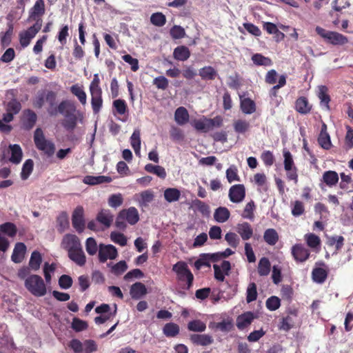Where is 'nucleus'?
Masks as SVG:
<instances>
[{"instance_id":"nucleus-42","label":"nucleus","mask_w":353,"mask_h":353,"mask_svg":"<svg viewBox=\"0 0 353 353\" xmlns=\"http://www.w3.org/2000/svg\"><path fill=\"white\" fill-rule=\"evenodd\" d=\"M57 223L59 232H64L69 227L68 215L65 212H61L57 218Z\"/></svg>"},{"instance_id":"nucleus-45","label":"nucleus","mask_w":353,"mask_h":353,"mask_svg":"<svg viewBox=\"0 0 353 353\" xmlns=\"http://www.w3.org/2000/svg\"><path fill=\"white\" fill-rule=\"evenodd\" d=\"M252 61L256 65L259 66H270L272 65V61L269 57H266L259 53L253 54Z\"/></svg>"},{"instance_id":"nucleus-22","label":"nucleus","mask_w":353,"mask_h":353,"mask_svg":"<svg viewBox=\"0 0 353 353\" xmlns=\"http://www.w3.org/2000/svg\"><path fill=\"white\" fill-rule=\"evenodd\" d=\"M240 108L243 113L251 114L256 112V106L255 102L250 98H243L240 96Z\"/></svg>"},{"instance_id":"nucleus-37","label":"nucleus","mask_w":353,"mask_h":353,"mask_svg":"<svg viewBox=\"0 0 353 353\" xmlns=\"http://www.w3.org/2000/svg\"><path fill=\"white\" fill-rule=\"evenodd\" d=\"M279 234L275 229H267L263 234V239L270 245H274L279 241Z\"/></svg>"},{"instance_id":"nucleus-48","label":"nucleus","mask_w":353,"mask_h":353,"mask_svg":"<svg viewBox=\"0 0 353 353\" xmlns=\"http://www.w3.org/2000/svg\"><path fill=\"white\" fill-rule=\"evenodd\" d=\"M163 331L167 337H174L179 333V326L174 323H168L164 325Z\"/></svg>"},{"instance_id":"nucleus-27","label":"nucleus","mask_w":353,"mask_h":353,"mask_svg":"<svg viewBox=\"0 0 353 353\" xmlns=\"http://www.w3.org/2000/svg\"><path fill=\"white\" fill-rule=\"evenodd\" d=\"M189 48L185 46H179L174 48L173 57L174 59L180 61H185L190 57Z\"/></svg>"},{"instance_id":"nucleus-62","label":"nucleus","mask_w":353,"mask_h":353,"mask_svg":"<svg viewBox=\"0 0 353 353\" xmlns=\"http://www.w3.org/2000/svg\"><path fill=\"white\" fill-rule=\"evenodd\" d=\"M255 209V204L253 201L248 202L243 210L242 216L245 219L252 220L254 217V211Z\"/></svg>"},{"instance_id":"nucleus-18","label":"nucleus","mask_w":353,"mask_h":353,"mask_svg":"<svg viewBox=\"0 0 353 353\" xmlns=\"http://www.w3.org/2000/svg\"><path fill=\"white\" fill-rule=\"evenodd\" d=\"M46 7L44 0H37L32 8L29 11L28 19L41 18L45 14Z\"/></svg>"},{"instance_id":"nucleus-51","label":"nucleus","mask_w":353,"mask_h":353,"mask_svg":"<svg viewBox=\"0 0 353 353\" xmlns=\"http://www.w3.org/2000/svg\"><path fill=\"white\" fill-rule=\"evenodd\" d=\"M188 329L194 332H202L206 329V325L201 320L196 319L191 321L188 324Z\"/></svg>"},{"instance_id":"nucleus-28","label":"nucleus","mask_w":353,"mask_h":353,"mask_svg":"<svg viewBox=\"0 0 353 353\" xmlns=\"http://www.w3.org/2000/svg\"><path fill=\"white\" fill-rule=\"evenodd\" d=\"M328 275V270L323 268H314L312 272V280L317 283H323L325 281Z\"/></svg>"},{"instance_id":"nucleus-6","label":"nucleus","mask_w":353,"mask_h":353,"mask_svg":"<svg viewBox=\"0 0 353 353\" xmlns=\"http://www.w3.org/2000/svg\"><path fill=\"white\" fill-rule=\"evenodd\" d=\"M57 96V93L52 90H39L32 99V105L34 108L41 109L46 102L49 107H54L56 105Z\"/></svg>"},{"instance_id":"nucleus-20","label":"nucleus","mask_w":353,"mask_h":353,"mask_svg":"<svg viewBox=\"0 0 353 353\" xmlns=\"http://www.w3.org/2000/svg\"><path fill=\"white\" fill-rule=\"evenodd\" d=\"M69 259L79 266H83L86 263V256L82 246L68 253Z\"/></svg>"},{"instance_id":"nucleus-38","label":"nucleus","mask_w":353,"mask_h":353,"mask_svg":"<svg viewBox=\"0 0 353 353\" xmlns=\"http://www.w3.org/2000/svg\"><path fill=\"white\" fill-rule=\"evenodd\" d=\"M199 74L203 80H214L217 72L213 67L209 65L201 68Z\"/></svg>"},{"instance_id":"nucleus-35","label":"nucleus","mask_w":353,"mask_h":353,"mask_svg":"<svg viewBox=\"0 0 353 353\" xmlns=\"http://www.w3.org/2000/svg\"><path fill=\"white\" fill-rule=\"evenodd\" d=\"M64 117L65 119L62 122V125L65 130L68 131H72L76 128L77 124V117L75 114V112L66 114Z\"/></svg>"},{"instance_id":"nucleus-57","label":"nucleus","mask_w":353,"mask_h":353,"mask_svg":"<svg viewBox=\"0 0 353 353\" xmlns=\"http://www.w3.org/2000/svg\"><path fill=\"white\" fill-rule=\"evenodd\" d=\"M317 141L320 146L324 150H329L332 146V142L329 134L320 133Z\"/></svg>"},{"instance_id":"nucleus-31","label":"nucleus","mask_w":353,"mask_h":353,"mask_svg":"<svg viewBox=\"0 0 353 353\" xmlns=\"http://www.w3.org/2000/svg\"><path fill=\"white\" fill-rule=\"evenodd\" d=\"M271 270V263L267 257H262L258 263L257 271L261 276H268Z\"/></svg>"},{"instance_id":"nucleus-15","label":"nucleus","mask_w":353,"mask_h":353,"mask_svg":"<svg viewBox=\"0 0 353 353\" xmlns=\"http://www.w3.org/2000/svg\"><path fill=\"white\" fill-rule=\"evenodd\" d=\"M245 196V188L243 184L232 185L229 190V198L232 203H240Z\"/></svg>"},{"instance_id":"nucleus-17","label":"nucleus","mask_w":353,"mask_h":353,"mask_svg":"<svg viewBox=\"0 0 353 353\" xmlns=\"http://www.w3.org/2000/svg\"><path fill=\"white\" fill-rule=\"evenodd\" d=\"M96 220L108 228L113 222L114 215L110 210L102 209L97 214Z\"/></svg>"},{"instance_id":"nucleus-10","label":"nucleus","mask_w":353,"mask_h":353,"mask_svg":"<svg viewBox=\"0 0 353 353\" xmlns=\"http://www.w3.org/2000/svg\"><path fill=\"white\" fill-rule=\"evenodd\" d=\"M118 256L117 248L112 245H99V260L101 263H105L108 259H115Z\"/></svg>"},{"instance_id":"nucleus-46","label":"nucleus","mask_w":353,"mask_h":353,"mask_svg":"<svg viewBox=\"0 0 353 353\" xmlns=\"http://www.w3.org/2000/svg\"><path fill=\"white\" fill-rule=\"evenodd\" d=\"M145 170L148 172L154 174L161 179H165L166 176L165 168L160 165H154L151 163H148L145 165Z\"/></svg>"},{"instance_id":"nucleus-16","label":"nucleus","mask_w":353,"mask_h":353,"mask_svg":"<svg viewBox=\"0 0 353 353\" xmlns=\"http://www.w3.org/2000/svg\"><path fill=\"white\" fill-rule=\"evenodd\" d=\"M256 316L252 312H245L236 318V327L240 330H243L248 327L253 321Z\"/></svg>"},{"instance_id":"nucleus-8","label":"nucleus","mask_w":353,"mask_h":353,"mask_svg":"<svg viewBox=\"0 0 353 353\" xmlns=\"http://www.w3.org/2000/svg\"><path fill=\"white\" fill-rule=\"evenodd\" d=\"M47 111L50 116H55L58 113L65 116L66 114L75 112L76 106L73 102L68 100H63L59 104L57 108H56L55 105L54 107H48Z\"/></svg>"},{"instance_id":"nucleus-33","label":"nucleus","mask_w":353,"mask_h":353,"mask_svg":"<svg viewBox=\"0 0 353 353\" xmlns=\"http://www.w3.org/2000/svg\"><path fill=\"white\" fill-rule=\"evenodd\" d=\"M174 119L176 122L181 125L185 124L189 120V113L185 108H178L174 113Z\"/></svg>"},{"instance_id":"nucleus-7","label":"nucleus","mask_w":353,"mask_h":353,"mask_svg":"<svg viewBox=\"0 0 353 353\" xmlns=\"http://www.w3.org/2000/svg\"><path fill=\"white\" fill-rule=\"evenodd\" d=\"M283 165L286 171V176L289 181H293L295 184L298 183V168L295 165L292 154L287 150L283 149Z\"/></svg>"},{"instance_id":"nucleus-47","label":"nucleus","mask_w":353,"mask_h":353,"mask_svg":"<svg viewBox=\"0 0 353 353\" xmlns=\"http://www.w3.org/2000/svg\"><path fill=\"white\" fill-rule=\"evenodd\" d=\"M36 35L33 34L30 30L27 29L26 30L22 31L19 34V43L21 46L23 48L27 47L31 40L35 37Z\"/></svg>"},{"instance_id":"nucleus-61","label":"nucleus","mask_w":353,"mask_h":353,"mask_svg":"<svg viewBox=\"0 0 353 353\" xmlns=\"http://www.w3.org/2000/svg\"><path fill=\"white\" fill-rule=\"evenodd\" d=\"M305 213V206L302 201H295L292 203V214L294 216H299Z\"/></svg>"},{"instance_id":"nucleus-1","label":"nucleus","mask_w":353,"mask_h":353,"mask_svg":"<svg viewBox=\"0 0 353 353\" xmlns=\"http://www.w3.org/2000/svg\"><path fill=\"white\" fill-rule=\"evenodd\" d=\"M139 221L138 210L134 207L121 210L117 216L115 226L117 229L124 231L127 228V223L133 225Z\"/></svg>"},{"instance_id":"nucleus-30","label":"nucleus","mask_w":353,"mask_h":353,"mask_svg":"<svg viewBox=\"0 0 353 353\" xmlns=\"http://www.w3.org/2000/svg\"><path fill=\"white\" fill-rule=\"evenodd\" d=\"M230 216L229 210L225 207L217 208L214 213V219L218 223L226 222Z\"/></svg>"},{"instance_id":"nucleus-12","label":"nucleus","mask_w":353,"mask_h":353,"mask_svg":"<svg viewBox=\"0 0 353 353\" xmlns=\"http://www.w3.org/2000/svg\"><path fill=\"white\" fill-rule=\"evenodd\" d=\"M61 245L68 253L81 247V244L79 239L75 234H66L62 239Z\"/></svg>"},{"instance_id":"nucleus-13","label":"nucleus","mask_w":353,"mask_h":353,"mask_svg":"<svg viewBox=\"0 0 353 353\" xmlns=\"http://www.w3.org/2000/svg\"><path fill=\"white\" fill-rule=\"evenodd\" d=\"M339 174L336 171L327 170L323 173L319 186L321 190L324 189V186L333 188L339 183Z\"/></svg>"},{"instance_id":"nucleus-4","label":"nucleus","mask_w":353,"mask_h":353,"mask_svg":"<svg viewBox=\"0 0 353 353\" xmlns=\"http://www.w3.org/2000/svg\"><path fill=\"white\" fill-rule=\"evenodd\" d=\"M34 142L36 148L44 152L48 157H51L55 152L54 143L46 139L41 128H37L34 132Z\"/></svg>"},{"instance_id":"nucleus-58","label":"nucleus","mask_w":353,"mask_h":353,"mask_svg":"<svg viewBox=\"0 0 353 353\" xmlns=\"http://www.w3.org/2000/svg\"><path fill=\"white\" fill-rule=\"evenodd\" d=\"M226 178L229 183L240 181V177L238 174V170L235 165H232L227 169Z\"/></svg>"},{"instance_id":"nucleus-14","label":"nucleus","mask_w":353,"mask_h":353,"mask_svg":"<svg viewBox=\"0 0 353 353\" xmlns=\"http://www.w3.org/2000/svg\"><path fill=\"white\" fill-rule=\"evenodd\" d=\"M37 121V114L30 109H26L23 112L21 118L22 128L26 130H30L34 128Z\"/></svg>"},{"instance_id":"nucleus-39","label":"nucleus","mask_w":353,"mask_h":353,"mask_svg":"<svg viewBox=\"0 0 353 353\" xmlns=\"http://www.w3.org/2000/svg\"><path fill=\"white\" fill-rule=\"evenodd\" d=\"M192 208L199 211L203 216H208L210 214L209 205L199 199H196L192 201Z\"/></svg>"},{"instance_id":"nucleus-3","label":"nucleus","mask_w":353,"mask_h":353,"mask_svg":"<svg viewBox=\"0 0 353 353\" xmlns=\"http://www.w3.org/2000/svg\"><path fill=\"white\" fill-rule=\"evenodd\" d=\"M24 285L31 294L37 297L43 296L47 292L43 279L37 274L28 276L24 281Z\"/></svg>"},{"instance_id":"nucleus-56","label":"nucleus","mask_w":353,"mask_h":353,"mask_svg":"<svg viewBox=\"0 0 353 353\" xmlns=\"http://www.w3.org/2000/svg\"><path fill=\"white\" fill-rule=\"evenodd\" d=\"M151 23L158 27L164 26L166 23L165 16L161 12L153 13L150 17Z\"/></svg>"},{"instance_id":"nucleus-55","label":"nucleus","mask_w":353,"mask_h":353,"mask_svg":"<svg viewBox=\"0 0 353 353\" xmlns=\"http://www.w3.org/2000/svg\"><path fill=\"white\" fill-rule=\"evenodd\" d=\"M257 290L255 283H249L246 290V301L248 303L256 300L257 299Z\"/></svg>"},{"instance_id":"nucleus-9","label":"nucleus","mask_w":353,"mask_h":353,"mask_svg":"<svg viewBox=\"0 0 353 353\" xmlns=\"http://www.w3.org/2000/svg\"><path fill=\"white\" fill-rule=\"evenodd\" d=\"M72 224L78 233H82L85 228L84 219V209L81 205H78L72 214Z\"/></svg>"},{"instance_id":"nucleus-26","label":"nucleus","mask_w":353,"mask_h":353,"mask_svg":"<svg viewBox=\"0 0 353 353\" xmlns=\"http://www.w3.org/2000/svg\"><path fill=\"white\" fill-rule=\"evenodd\" d=\"M91 105L94 114H98L103 106L102 91L90 92Z\"/></svg>"},{"instance_id":"nucleus-49","label":"nucleus","mask_w":353,"mask_h":353,"mask_svg":"<svg viewBox=\"0 0 353 353\" xmlns=\"http://www.w3.org/2000/svg\"><path fill=\"white\" fill-rule=\"evenodd\" d=\"M0 232L7 234L10 237H14L17 234V228L14 223L6 222L0 225Z\"/></svg>"},{"instance_id":"nucleus-60","label":"nucleus","mask_w":353,"mask_h":353,"mask_svg":"<svg viewBox=\"0 0 353 353\" xmlns=\"http://www.w3.org/2000/svg\"><path fill=\"white\" fill-rule=\"evenodd\" d=\"M85 250L88 254L93 256L99 250L96 240L92 237H89L85 241Z\"/></svg>"},{"instance_id":"nucleus-64","label":"nucleus","mask_w":353,"mask_h":353,"mask_svg":"<svg viewBox=\"0 0 353 353\" xmlns=\"http://www.w3.org/2000/svg\"><path fill=\"white\" fill-rule=\"evenodd\" d=\"M170 34L172 39H179L183 38L185 36V31L181 26L174 25L170 29Z\"/></svg>"},{"instance_id":"nucleus-11","label":"nucleus","mask_w":353,"mask_h":353,"mask_svg":"<svg viewBox=\"0 0 353 353\" xmlns=\"http://www.w3.org/2000/svg\"><path fill=\"white\" fill-rule=\"evenodd\" d=\"M291 253L297 263L305 262L310 256V250L301 243L294 245L291 248Z\"/></svg>"},{"instance_id":"nucleus-52","label":"nucleus","mask_w":353,"mask_h":353,"mask_svg":"<svg viewBox=\"0 0 353 353\" xmlns=\"http://www.w3.org/2000/svg\"><path fill=\"white\" fill-rule=\"evenodd\" d=\"M21 104L17 99H12L8 102L6 110L14 115L17 114L21 110Z\"/></svg>"},{"instance_id":"nucleus-41","label":"nucleus","mask_w":353,"mask_h":353,"mask_svg":"<svg viewBox=\"0 0 353 353\" xmlns=\"http://www.w3.org/2000/svg\"><path fill=\"white\" fill-rule=\"evenodd\" d=\"M130 144L137 155L140 154L141 149V133L139 130H134L131 137Z\"/></svg>"},{"instance_id":"nucleus-29","label":"nucleus","mask_w":353,"mask_h":353,"mask_svg":"<svg viewBox=\"0 0 353 353\" xmlns=\"http://www.w3.org/2000/svg\"><path fill=\"white\" fill-rule=\"evenodd\" d=\"M9 149L11 152V157L9 161L14 164H19L22 159L23 152L21 146L18 144H13L9 145Z\"/></svg>"},{"instance_id":"nucleus-54","label":"nucleus","mask_w":353,"mask_h":353,"mask_svg":"<svg viewBox=\"0 0 353 353\" xmlns=\"http://www.w3.org/2000/svg\"><path fill=\"white\" fill-rule=\"evenodd\" d=\"M327 244L329 246L335 245L336 251H339L344 245V238L342 236H329L327 237Z\"/></svg>"},{"instance_id":"nucleus-63","label":"nucleus","mask_w":353,"mask_h":353,"mask_svg":"<svg viewBox=\"0 0 353 353\" xmlns=\"http://www.w3.org/2000/svg\"><path fill=\"white\" fill-rule=\"evenodd\" d=\"M113 108L119 114H124L128 110L127 104L123 99H116L113 101Z\"/></svg>"},{"instance_id":"nucleus-32","label":"nucleus","mask_w":353,"mask_h":353,"mask_svg":"<svg viewBox=\"0 0 353 353\" xmlns=\"http://www.w3.org/2000/svg\"><path fill=\"white\" fill-rule=\"evenodd\" d=\"M71 93L76 96L79 100L80 103L82 105H85L87 102V95L85 91L83 90V85H80L79 84H74L70 87Z\"/></svg>"},{"instance_id":"nucleus-40","label":"nucleus","mask_w":353,"mask_h":353,"mask_svg":"<svg viewBox=\"0 0 353 353\" xmlns=\"http://www.w3.org/2000/svg\"><path fill=\"white\" fill-rule=\"evenodd\" d=\"M42 262V256L39 252L35 250L32 252L29 261V267L31 270L37 271L39 269Z\"/></svg>"},{"instance_id":"nucleus-24","label":"nucleus","mask_w":353,"mask_h":353,"mask_svg":"<svg viewBox=\"0 0 353 353\" xmlns=\"http://www.w3.org/2000/svg\"><path fill=\"white\" fill-rule=\"evenodd\" d=\"M295 110L300 114H307L310 112L312 105L306 97H300L295 101Z\"/></svg>"},{"instance_id":"nucleus-19","label":"nucleus","mask_w":353,"mask_h":353,"mask_svg":"<svg viewBox=\"0 0 353 353\" xmlns=\"http://www.w3.org/2000/svg\"><path fill=\"white\" fill-rule=\"evenodd\" d=\"M191 342L196 345L207 346L214 342V339L209 334H193L190 336Z\"/></svg>"},{"instance_id":"nucleus-25","label":"nucleus","mask_w":353,"mask_h":353,"mask_svg":"<svg viewBox=\"0 0 353 353\" xmlns=\"http://www.w3.org/2000/svg\"><path fill=\"white\" fill-rule=\"evenodd\" d=\"M26 246L23 243H17L11 256L12 261L16 263H21L24 258Z\"/></svg>"},{"instance_id":"nucleus-44","label":"nucleus","mask_w":353,"mask_h":353,"mask_svg":"<svg viewBox=\"0 0 353 353\" xmlns=\"http://www.w3.org/2000/svg\"><path fill=\"white\" fill-rule=\"evenodd\" d=\"M208 119L203 117L202 119H196L192 121V126L199 132H208L210 130Z\"/></svg>"},{"instance_id":"nucleus-21","label":"nucleus","mask_w":353,"mask_h":353,"mask_svg":"<svg viewBox=\"0 0 353 353\" xmlns=\"http://www.w3.org/2000/svg\"><path fill=\"white\" fill-rule=\"evenodd\" d=\"M145 285L141 282H136L132 284L130 289V294L132 299L138 300L147 294Z\"/></svg>"},{"instance_id":"nucleus-59","label":"nucleus","mask_w":353,"mask_h":353,"mask_svg":"<svg viewBox=\"0 0 353 353\" xmlns=\"http://www.w3.org/2000/svg\"><path fill=\"white\" fill-rule=\"evenodd\" d=\"M128 269V265L125 261H120L111 268V272L119 276L125 272Z\"/></svg>"},{"instance_id":"nucleus-2","label":"nucleus","mask_w":353,"mask_h":353,"mask_svg":"<svg viewBox=\"0 0 353 353\" xmlns=\"http://www.w3.org/2000/svg\"><path fill=\"white\" fill-rule=\"evenodd\" d=\"M172 270L176 274L177 280L181 283L183 290H189L193 285L194 275L184 261H179L172 267Z\"/></svg>"},{"instance_id":"nucleus-34","label":"nucleus","mask_w":353,"mask_h":353,"mask_svg":"<svg viewBox=\"0 0 353 353\" xmlns=\"http://www.w3.org/2000/svg\"><path fill=\"white\" fill-rule=\"evenodd\" d=\"M164 199L169 203L176 202L181 197V191L175 188H168L164 190Z\"/></svg>"},{"instance_id":"nucleus-36","label":"nucleus","mask_w":353,"mask_h":353,"mask_svg":"<svg viewBox=\"0 0 353 353\" xmlns=\"http://www.w3.org/2000/svg\"><path fill=\"white\" fill-rule=\"evenodd\" d=\"M8 26V30L5 32H0L1 45L3 48H6L10 44L12 41V36L13 34V25L12 23H9Z\"/></svg>"},{"instance_id":"nucleus-50","label":"nucleus","mask_w":353,"mask_h":353,"mask_svg":"<svg viewBox=\"0 0 353 353\" xmlns=\"http://www.w3.org/2000/svg\"><path fill=\"white\" fill-rule=\"evenodd\" d=\"M305 240L308 247L312 249H316L320 247L321 239L319 236L313 234L309 233L305 235Z\"/></svg>"},{"instance_id":"nucleus-23","label":"nucleus","mask_w":353,"mask_h":353,"mask_svg":"<svg viewBox=\"0 0 353 353\" xmlns=\"http://www.w3.org/2000/svg\"><path fill=\"white\" fill-rule=\"evenodd\" d=\"M236 232L244 241L250 239L253 235V229L248 222L239 223L236 226Z\"/></svg>"},{"instance_id":"nucleus-43","label":"nucleus","mask_w":353,"mask_h":353,"mask_svg":"<svg viewBox=\"0 0 353 353\" xmlns=\"http://www.w3.org/2000/svg\"><path fill=\"white\" fill-rule=\"evenodd\" d=\"M233 127L236 133L244 134L249 130L250 124L246 120L237 119L234 121Z\"/></svg>"},{"instance_id":"nucleus-5","label":"nucleus","mask_w":353,"mask_h":353,"mask_svg":"<svg viewBox=\"0 0 353 353\" xmlns=\"http://www.w3.org/2000/svg\"><path fill=\"white\" fill-rule=\"evenodd\" d=\"M315 31L327 43L333 46H343L348 43L347 37L339 32L326 30L320 26H316Z\"/></svg>"},{"instance_id":"nucleus-53","label":"nucleus","mask_w":353,"mask_h":353,"mask_svg":"<svg viewBox=\"0 0 353 353\" xmlns=\"http://www.w3.org/2000/svg\"><path fill=\"white\" fill-rule=\"evenodd\" d=\"M34 168V162L32 159H27L22 167L21 172V178L23 180H26L30 174L32 173Z\"/></svg>"}]
</instances>
